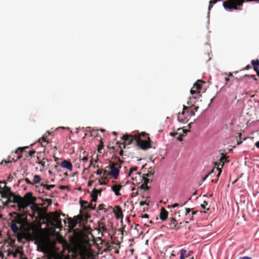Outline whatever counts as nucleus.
<instances>
[{
  "mask_svg": "<svg viewBox=\"0 0 259 259\" xmlns=\"http://www.w3.org/2000/svg\"><path fill=\"white\" fill-rule=\"evenodd\" d=\"M35 197L32 196L31 193L28 192L26 193L24 197L16 195L14 196V199L11 202L16 203L18 207V210L22 212H26L25 209L31 203L36 201Z\"/></svg>",
  "mask_w": 259,
  "mask_h": 259,
  "instance_id": "1",
  "label": "nucleus"
},
{
  "mask_svg": "<svg viewBox=\"0 0 259 259\" xmlns=\"http://www.w3.org/2000/svg\"><path fill=\"white\" fill-rule=\"evenodd\" d=\"M1 183L4 185V188L0 194L2 198H7V200L6 203L7 205L12 202V200L14 198V196H16V195L11 191L10 187L6 186V183L5 182H1Z\"/></svg>",
  "mask_w": 259,
  "mask_h": 259,
  "instance_id": "2",
  "label": "nucleus"
},
{
  "mask_svg": "<svg viewBox=\"0 0 259 259\" xmlns=\"http://www.w3.org/2000/svg\"><path fill=\"white\" fill-rule=\"evenodd\" d=\"M137 134H135L134 135L125 134L124 135L122 138V140H123L122 143H120L119 142H117V144L119 145V147L121 148L120 145H123V148H125L126 145L133 144L136 146V141H137Z\"/></svg>",
  "mask_w": 259,
  "mask_h": 259,
  "instance_id": "3",
  "label": "nucleus"
},
{
  "mask_svg": "<svg viewBox=\"0 0 259 259\" xmlns=\"http://www.w3.org/2000/svg\"><path fill=\"white\" fill-rule=\"evenodd\" d=\"M117 161L116 163L110 162L111 172L110 175L112 176L115 179H117L119 173V169L121 167L120 164L122 163V160L119 158H116Z\"/></svg>",
  "mask_w": 259,
  "mask_h": 259,
  "instance_id": "4",
  "label": "nucleus"
},
{
  "mask_svg": "<svg viewBox=\"0 0 259 259\" xmlns=\"http://www.w3.org/2000/svg\"><path fill=\"white\" fill-rule=\"evenodd\" d=\"M14 214L15 215V217L12 222L19 225L20 227H22L27 222L26 212H14Z\"/></svg>",
  "mask_w": 259,
  "mask_h": 259,
  "instance_id": "5",
  "label": "nucleus"
},
{
  "mask_svg": "<svg viewBox=\"0 0 259 259\" xmlns=\"http://www.w3.org/2000/svg\"><path fill=\"white\" fill-rule=\"evenodd\" d=\"M150 141V139L149 137H148L147 141L143 140L140 138V135L137 134L136 146L140 147L142 149L146 150L151 147Z\"/></svg>",
  "mask_w": 259,
  "mask_h": 259,
  "instance_id": "6",
  "label": "nucleus"
},
{
  "mask_svg": "<svg viewBox=\"0 0 259 259\" xmlns=\"http://www.w3.org/2000/svg\"><path fill=\"white\" fill-rule=\"evenodd\" d=\"M187 110L189 111V107L184 106L183 111L181 113H179L178 116V120L182 123H186L188 121V116L186 114Z\"/></svg>",
  "mask_w": 259,
  "mask_h": 259,
  "instance_id": "7",
  "label": "nucleus"
},
{
  "mask_svg": "<svg viewBox=\"0 0 259 259\" xmlns=\"http://www.w3.org/2000/svg\"><path fill=\"white\" fill-rule=\"evenodd\" d=\"M223 6L226 9L229 10H237L238 7L235 5V2L234 0H228L223 3Z\"/></svg>",
  "mask_w": 259,
  "mask_h": 259,
  "instance_id": "8",
  "label": "nucleus"
},
{
  "mask_svg": "<svg viewBox=\"0 0 259 259\" xmlns=\"http://www.w3.org/2000/svg\"><path fill=\"white\" fill-rule=\"evenodd\" d=\"M228 158V157L223 153H221V157L219 160V162L214 163L215 166H216V167H218L222 168L223 167L225 162L229 161L227 160Z\"/></svg>",
  "mask_w": 259,
  "mask_h": 259,
  "instance_id": "9",
  "label": "nucleus"
},
{
  "mask_svg": "<svg viewBox=\"0 0 259 259\" xmlns=\"http://www.w3.org/2000/svg\"><path fill=\"white\" fill-rule=\"evenodd\" d=\"M182 223L178 224L176 220L174 218H170V222L169 223V226L170 229L174 230H178L180 227Z\"/></svg>",
  "mask_w": 259,
  "mask_h": 259,
  "instance_id": "10",
  "label": "nucleus"
},
{
  "mask_svg": "<svg viewBox=\"0 0 259 259\" xmlns=\"http://www.w3.org/2000/svg\"><path fill=\"white\" fill-rule=\"evenodd\" d=\"M81 220V217L80 215H77L73 218V219L69 218L68 219V223L72 227H75L79 220Z\"/></svg>",
  "mask_w": 259,
  "mask_h": 259,
  "instance_id": "11",
  "label": "nucleus"
},
{
  "mask_svg": "<svg viewBox=\"0 0 259 259\" xmlns=\"http://www.w3.org/2000/svg\"><path fill=\"white\" fill-rule=\"evenodd\" d=\"M48 259H61L60 255L54 250H50L48 253Z\"/></svg>",
  "mask_w": 259,
  "mask_h": 259,
  "instance_id": "12",
  "label": "nucleus"
},
{
  "mask_svg": "<svg viewBox=\"0 0 259 259\" xmlns=\"http://www.w3.org/2000/svg\"><path fill=\"white\" fill-rule=\"evenodd\" d=\"M112 244H115V246H111V245H108L107 246V247L106 248L104 249V252H108V251H110L111 249H112V248H118L119 247H120V245H119V243H114V241L112 242ZM115 253H119V251L118 250V249H117L115 251Z\"/></svg>",
  "mask_w": 259,
  "mask_h": 259,
  "instance_id": "13",
  "label": "nucleus"
},
{
  "mask_svg": "<svg viewBox=\"0 0 259 259\" xmlns=\"http://www.w3.org/2000/svg\"><path fill=\"white\" fill-rule=\"evenodd\" d=\"M168 217V212L164 208H162L160 210L159 218L162 221H165Z\"/></svg>",
  "mask_w": 259,
  "mask_h": 259,
  "instance_id": "14",
  "label": "nucleus"
},
{
  "mask_svg": "<svg viewBox=\"0 0 259 259\" xmlns=\"http://www.w3.org/2000/svg\"><path fill=\"white\" fill-rule=\"evenodd\" d=\"M51 215L52 219L54 222H59L60 223H61V220L60 219V214L58 211H56L55 212H51Z\"/></svg>",
  "mask_w": 259,
  "mask_h": 259,
  "instance_id": "15",
  "label": "nucleus"
},
{
  "mask_svg": "<svg viewBox=\"0 0 259 259\" xmlns=\"http://www.w3.org/2000/svg\"><path fill=\"white\" fill-rule=\"evenodd\" d=\"M101 190H97L94 188L91 193L92 201L96 202L97 200V196L99 193H101Z\"/></svg>",
  "mask_w": 259,
  "mask_h": 259,
  "instance_id": "16",
  "label": "nucleus"
},
{
  "mask_svg": "<svg viewBox=\"0 0 259 259\" xmlns=\"http://www.w3.org/2000/svg\"><path fill=\"white\" fill-rule=\"evenodd\" d=\"M61 166L62 167L66 168V169H68L70 171H71L72 170V164L71 163V162L67 160L63 161L61 163Z\"/></svg>",
  "mask_w": 259,
  "mask_h": 259,
  "instance_id": "17",
  "label": "nucleus"
},
{
  "mask_svg": "<svg viewBox=\"0 0 259 259\" xmlns=\"http://www.w3.org/2000/svg\"><path fill=\"white\" fill-rule=\"evenodd\" d=\"M122 187L121 185H114L111 187V189L116 196H119L120 195L119 191Z\"/></svg>",
  "mask_w": 259,
  "mask_h": 259,
  "instance_id": "18",
  "label": "nucleus"
},
{
  "mask_svg": "<svg viewBox=\"0 0 259 259\" xmlns=\"http://www.w3.org/2000/svg\"><path fill=\"white\" fill-rule=\"evenodd\" d=\"M8 253L7 255L8 256L12 255L15 258H16L17 256L18 253H19L20 255L21 254V253L22 252V251L19 250L18 249H16L14 251L13 250H11L10 249H9L8 250H7Z\"/></svg>",
  "mask_w": 259,
  "mask_h": 259,
  "instance_id": "19",
  "label": "nucleus"
},
{
  "mask_svg": "<svg viewBox=\"0 0 259 259\" xmlns=\"http://www.w3.org/2000/svg\"><path fill=\"white\" fill-rule=\"evenodd\" d=\"M10 227L12 231L14 233H18L20 231V228L21 227H20V226H18L16 223H15L12 221Z\"/></svg>",
  "mask_w": 259,
  "mask_h": 259,
  "instance_id": "20",
  "label": "nucleus"
},
{
  "mask_svg": "<svg viewBox=\"0 0 259 259\" xmlns=\"http://www.w3.org/2000/svg\"><path fill=\"white\" fill-rule=\"evenodd\" d=\"M98 230H99V231L102 232V236H103V232H107V229L104 223H103V222L99 223Z\"/></svg>",
  "mask_w": 259,
  "mask_h": 259,
  "instance_id": "21",
  "label": "nucleus"
},
{
  "mask_svg": "<svg viewBox=\"0 0 259 259\" xmlns=\"http://www.w3.org/2000/svg\"><path fill=\"white\" fill-rule=\"evenodd\" d=\"M215 173L217 172H218V174L215 177V179H212L211 180V182L217 183L219 180V177L222 172V169H221V168H220L218 167H215Z\"/></svg>",
  "mask_w": 259,
  "mask_h": 259,
  "instance_id": "22",
  "label": "nucleus"
},
{
  "mask_svg": "<svg viewBox=\"0 0 259 259\" xmlns=\"http://www.w3.org/2000/svg\"><path fill=\"white\" fill-rule=\"evenodd\" d=\"M204 83L203 81L201 80H198L193 85V89H195L196 90H197L199 91L202 88V84Z\"/></svg>",
  "mask_w": 259,
  "mask_h": 259,
  "instance_id": "23",
  "label": "nucleus"
},
{
  "mask_svg": "<svg viewBox=\"0 0 259 259\" xmlns=\"http://www.w3.org/2000/svg\"><path fill=\"white\" fill-rule=\"evenodd\" d=\"M235 2V5L237 7L238 6H242L244 2H259V0H234Z\"/></svg>",
  "mask_w": 259,
  "mask_h": 259,
  "instance_id": "24",
  "label": "nucleus"
},
{
  "mask_svg": "<svg viewBox=\"0 0 259 259\" xmlns=\"http://www.w3.org/2000/svg\"><path fill=\"white\" fill-rule=\"evenodd\" d=\"M31 203L32 204L30 205V208L32 210L36 211H39L40 210L41 208L36 203H35L34 202H31Z\"/></svg>",
  "mask_w": 259,
  "mask_h": 259,
  "instance_id": "25",
  "label": "nucleus"
},
{
  "mask_svg": "<svg viewBox=\"0 0 259 259\" xmlns=\"http://www.w3.org/2000/svg\"><path fill=\"white\" fill-rule=\"evenodd\" d=\"M251 64L253 66L254 70H257L259 69V60H252L251 61Z\"/></svg>",
  "mask_w": 259,
  "mask_h": 259,
  "instance_id": "26",
  "label": "nucleus"
},
{
  "mask_svg": "<svg viewBox=\"0 0 259 259\" xmlns=\"http://www.w3.org/2000/svg\"><path fill=\"white\" fill-rule=\"evenodd\" d=\"M117 208H118V211L115 213L116 218L118 219H119L120 218H121L122 219L123 214H122L121 209L119 208V206H117Z\"/></svg>",
  "mask_w": 259,
  "mask_h": 259,
  "instance_id": "27",
  "label": "nucleus"
},
{
  "mask_svg": "<svg viewBox=\"0 0 259 259\" xmlns=\"http://www.w3.org/2000/svg\"><path fill=\"white\" fill-rule=\"evenodd\" d=\"M41 179L40 177L38 175H35L34 176L33 181L32 182V185H34V184H37L39 183Z\"/></svg>",
  "mask_w": 259,
  "mask_h": 259,
  "instance_id": "28",
  "label": "nucleus"
},
{
  "mask_svg": "<svg viewBox=\"0 0 259 259\" xmlns=\"http://www.w3.org/2000/svg\"><path fill=\"white\" fill-rule=\"evenodd\" d=\"M213 173H215V167H214L207 175L202 178V181H204L208 176L212 177Z\"/></svg>",
  "mask_w": 259,
  "mask_h": 259,
  "instance_id": "29",
  "label": "nucleus"
},
{
  "mask_svg": "<svg viewBox=\"0 0 259 259\" xmlns=\"http://www.w3.org/2000/svg\"><path fill=\"white\" fill-rule=\"evenodd\" d=\"M40 185L41 186L44 187L45 188H46V189H47L48 190H51V188H53L55 187L54 185H47V184H45L44 183H41L40 184Z\"/></svg>",
  "mask_w": 259,
  "mask_h": 259,
  "instance_id": "30",
  "label": "nucleus"
},
{
  "mask_svg": "<svg viewBox=\"0 0 259 259\" xmlns=\"http://www.w3.org/2000/svg\"><path fill=\"white\" fill-rule=\"evenodd\" d=\"M186 254V250L184 249H182L180 250V259H184Z\"/></svg>",
  "mask_w": 259,
  "mask_h": 259,
  "instance_id": "31",
  "label": "nucleus"
},
{
  "mask_svg": "<svg viewBox=\"0 0 259 259\" xmlns=\"http://www.w3.org/2000/svg\"><path fill=\"white\" fill-rule=\"evenodd\" d=\"M104 147V144H103V142L102 141V139L100 140V145L98 146V151L101 153H102V149Z\"/></svg>",
  "mask_w": 259,
  "mask_h": 259,
  "instance_id": "32",
  "label": "nucleus"
},
{
  "mask_svg": "<svg viewBox=\"0 0 259 259\" xmlns=\"http://www.w3.org/2000/svg\"><path fill=\"white\" fill-rule=\"evenodd\" d=\"M50 135V133L49 132H47V133H46L45 135H43L41 139L44 142H46L47 143H48V141L47 140V138L48 135Z\"/></svg>",
  "mask_w": 259,
  "mask_h": 259,
  "instance_id": "33",
  "label": "nucleus"
},
{
  "mask_svg": "<svg viewBox=\"0 0 259 259\" xmlns=\"http://www.w3.org/2000/svg\"><path fill=\"white\" fill-rule=\"evenodd\" d=\"M186 114L187 115V116H188L189 117L190 116H194L195 115V112L193 109L190 110V108H189V111L187 110Z\"/></svg>",
  "mask_w": 259,
  "mask_h": 259,
  "instance_id": "34",
  "label": "nucleus"
},
{
  "mask_svg": "<svg viewBox=\"0 0 259 259\" xmlns=\"http://www.w3.org/2000/svg\"><path fill=\"white\" fill-rule=\"evenodd\" d=\"M138 167H137V166H135V167H131L129 170V172H128V176H131L132 174L134 172V171H136L138 170Z\"/></svg>",
  "mask_w": 259,
  "mask_h": 259,
  "instance_id": "35",
  "label": "nucleus"
},
{
  "mask_svg": "<svg viewBox=\"0 0 259 259\" xmlns=\"http://www.w3.org/2000/svg\"><path fill=\"white\" fill-rule=\"evenodd\" d=\"M140 188L144 190H147L149 189V187L146 185V184H143L140 186Z\"/></svg>",
  "mask_w": 259,
  "mask_h": 259,
  "instance_id": "36",
  "label": "nucleus"
},
{
  "mask_svg": "<svg viewBox=\"0 0 259 259\" xmlns=\"http://www.w3.org/2000/svg\"><path fill=\"white\" fill-rule=\"evenodd\" d=\"M26 147H20L16 151V153L19 154H21L23 152V150L26 148Z\"/></svg>",
  "mask_w": 259,
  "mask_h": 259,
  "instance_id": "37",
  "label": "nucleus"
},
{
  "mask_svg": "<svg viewBox=\"0 0 259 259\" xmlns=\"http://www.w3.org/2000/svg\"><path fill=\"white\" fill-rule=\"evenodd\" d=\"M208 205V203L206 201H204L203 202V203L201 204V207L204 209H206V210H209V208L208 207L207 208L206 206L207 205Z\"/></svg>",
  "mask_w": 259,
  "mask_h": 259,
  "instance_id": "38",
  "label": "nucleus"
},
{
  "mask_svg": "<svg viewBox=\"0 0 259 259\" xmlns=\"http://www.w3.org/2000/svg\"><path fill=\"white\" fill-rule=\"evenodd\" d=\"M37 159L38 160V161H36V162L38 164H40L43 167H44L45 166V162L39 160L38 157H37Z\"/></svg>",
  "mask_w": 259,
  "mask_h": 259,
  "instance_id": "39",
  "label": "nucleus"
},
{
  "mask_svg": "<svg viewBox=\"0 0 259 259\" xmlns=\"http://www.w3.org/2000/svg\"><path fill=\"white\" fill-rule=\"evenodd\" d=\"M178 131L179 133L180 132V131H182L183 132V134L182 135H184V134H186L190 131L188 130H184V129H182L181 128H179L178 129Z\"/></svg>",
  "mask_w": 259,
  "mask_h": 259,
  "instance_id": "40",
  "label": "nucleus"
},
{
  "mask_svg": "<svg viewBox=\"0 0 259 259\" xmlns=\"http://www.w3.org/2000/svg\"><path fill=\"white\" fill-rule=\"evenodd\" d=\"M190 93L191 95H193L194 94H199V92L197 90H196L195 89H193V87L192 89L190 90Z\"/></svg>",
  "mask_w": 259,
  "mask_h": 259,
  "instance_id": "41",
  "label": "nucleus"
},
{
  "mask_svg": "<svg viewBox=\"0 0 259 259\" xmlns=\"http://www.w3.org/2000/svg\"><path fill=\"white\" fill-rule=\"evenodd\" d=\"M215 3H217L215 2V0L210 1L209 2V7H208V10H210V9L212 8V5L215 4Z\"/></svg>",
  "mask_w": 259,
  "mask_h": 259,
  "instance_id": "42",
  "label": "nucleus"
},
{
  "mask_svg": "<svg viewBox=\"0 0 259 259\" xmlns=\"http://www.w3.org/2000/svg\"><path fill=\"white\" fill-rule=\"evenodd\" d=\"M143 180H144V184H147L150 182V180L147 178V177H145V175L143 176Z\"/></svg>",
  "mask_w": 259,
  "mask_h": 259,
  "instance_id": "43",
  "label": "nucleus"
},
{
  "mask_svg": "<svg viewBox=\"0 0 259 259\" xmlns=\"http://www.w3.org/2000/svg\"><path fill=\"white\" fill-rule=\"evenodd\" d=\"M178 206H179V204L178 203H175L174 204L171 205H168L167 208H175V207H178Z\"/></svg>",
  "mask_w": 259,
  "mask_h": 259,
  "instance_id": "44",
  "label": "nucleus"
},
{
  "mask_svg": "<svg viewBox=\"0 0 259 259\" xmlns=\"http://www.w3.org/2000/svg\"><path fill=\"white\" fill-rule=\"evenodd\" d=\"M35 151L34 150H30L28 153V155L30 157L33 156V155L35 154Z\"/></svg>",
  "mask_w": 259,
  "mask_h": 259,
  "instance_id": "45",
  "label": "nucleus"
},
{
  "mask_svg": "<svg viewBox=\"0 0 259 259\" xmlns=\"http://www.w3.org/2000/svg\"><path fill=\"white\" fill-rule=\"evenodd\" d=\"M180 135L179 136V137L177 138V140L179 141H182L183 140V136H184V135H182L181 132L179 133Z\"/></svg>",
  "mask_w": 259,
  "mask_h": 259,
  "instance_id": "46",
  "label": "nucleus"
},
{
  "mask_svg": "<svg viewBox=\"0 0 259 259\" xmlns=\"http://www.w3.org/2000/svg\"><path fill=\"white\" fill-rule=\"evenodd\" d=\"M153 174H154V172L149 171L147 174L144 175L146 177H150L153 176Z\"/></svg>",
  "mask_w": 259,
  "mask_h": 259,
  "instance_id": "47",
  "label": "nucleus"
},
{
  "mask_svg": "<svg viewBox=\"0 0 259 259\" xmlns=\"http://www.w3.org/2000/svg\"><path fill=\"white\" fill-rule=\"evenodd\" d=\"M145 204L149 205V203L147 202V201H141L140 202V205L141 206H143Z\"/></svg>",
  "mask_w": 259,
  "mask_h": 259,
  "instance_id": "48",
  "label": "nucleus"
},
{
  "mask_svg": "<svg viewBox=\"0 0 259 259\" xmlns=\"http://www.w3.org/2000/svg\"><path fill=\"white\" fill-rule=\"evenodd\" d=\"M25 181L28 184L32 185V182L30 181V180L27 178L25 179Z\"/></svg>",
  "mask_w": 259,
  "mask_h": 259,
  "instance_id": "49",
  "label": "nucleus"
},
{
  "mask_svg": "<svg viewBox=\"0 0 259 259\" xmlns=\"http://www.w3.org/2000/svg\"><path fill=\"white\" fill-rule=\"evenodd\" d=\"M86 208H90V209H95V207H93L92 206V205L91 204H88L87 206L86 207L85 206H84V208L85 209Z\"/></svg>",
  "mask_w": 259,
  "mask_h": 259,
  "instance_id": "50",
  "label": "nucleus"
},
{
  "mask_svg": "<svg viewBox=\"0 0 259 259\" xmlns=\"http://www.w3.org/2000/svg\"><path fill=\"white\" fill-rule=\"evenodd\" d=\"M103 172V169H99L95 172V174H96L98 175H100Z\"/></svg>",
  "mask_w": 259,
  "mask_h": 259,
  "instance_id": "51",
  "label": "nucleus"
},
{
  "mask_svg": "<svg viewBox=\"0 0 259 259\" xmlns=\"http://www.w3.org/2000/svg\"><path fill=\"white\" fill-rule=\"evenodd\" d=\"M197 211H193L192 212V217L189 219V221H192L193 220V215L197 213Z\"/></svg>",
  "mask_w": 259,
  "mask_h": 259,
  "instance_id": "52",
  "label": "nucleus"
},
{
  "mask_svg": "<svg viewBox=\"0 0 259 259\" xmlns=\"http://www.w3.org/2000/svg\"><path fill=\"white\" fill-rule=\"evenodd\" d=\"M23 255H24V253L22 252V253H21V254L19 256V259H27L26 257H24Z\"/></svg>",
  "mask_w": 259,
  "mask_h": 259,
  "instance_id": "53",
  "label": "nucleus"
},
{
  "mask_svg": "<svg viewBox=\"0 0 259 259\" xmlns=\"http://www.w3.org/2000/svg\"><path fill=\"white\" fill-rule=\"evenodd\" d=\"M191 209L189 208H186V213H185V215H187L188 213H190V212L191 211Z\"/></svg>",
  "mask_w": 259,
  "mask_h": 259,
  "instance_id": "54",
  "label": "nucleus"
},
{
  "mask_svg": "<svg viewBox=\"0 0 259 259\" xmlns=\"http://www.w3.org/2000/svg\"><path fill=\"white\" fill-rule=\"evenodd\" d=\"M81 160L83 162H87L88 160V157H83Z\"/></svg>",
  "mask_w": 259,
  "mask_h": 259,
  "instance_id": "55",
  "label": "nucleus"
},
{
  "mask_svg": "<svg viewBox=\"0 0 259 259\" xmlns=\"http://www.w3.org/2000/svg\"><path fill=\"white\" fill-rule=\"evenodd\" d=\"M178 134H179V133H178V132H173V133L171 132V133H170V135L171 136L175 137L176 135H177Z\"/></svg>",
  "mask_w": 259,
  "mask_h": 259,
  "instance_id": "56",
  "label": "nucleus"
},
{
  "mask_svg": "<svg viewBox=\"0 0 259 259\" xmlns=\"http://www.w3.org/2000/svg\"><path fill=\"white\" fill-rule=\"evenodd\" d=\"M102 174H104V175L107 176L109 175L110 174L105 169H103V172Z\"/></svg>",
  "mask_w": 259,
  "mask_h": 259,
  "instance_id": "57",
  "label": "nucleus"
},
{
  "mask_svg": "<svg viewBox=\"0 0 259 259\" xmlns=\"http://www.w3.org/2000/svg\"><path fill=\"white\" fill-rule=\"evenodd\" d=\"M99 184L101 185H106V182H105V181L102 182L100 180H99Z\"/></svg>",
  "mask_w": 259,
  "mask_h": 259,
  "instance_id": "58",
  "label": "nucleus"
},
{
  "mask_svg": "<svg viewBox=\"0 0 259 259\" xmlns=\"http://www.w3.org/2000/svg\"><path fill=\"white\" fill-rule=\"evenodd\" d=\"M138 134H139V133ZM139 135H140V138L141 137H144L147 135L145 133H143V132L141 133V134H139Z\"/></svg>",
  "mask_w": 259,
  "mask_h": 259,
  "instance_id": "59",
  "label": "nucleus"
},
{
  "mask_svg": "<svg viewBox=\"0 0 259 259\" xmlns=\"http://www.w3.org/2000/svg\"><path fill=\"white\" fill-rule=\"evenodd\" d=\"M239 259H251V257L248 256L240 257Z\"/></svg>",
  "mask_w": 259,
  "mask_h": 259,
  "instance_id": "60",
  "label": "nucleus"
},
{
  "mask_svg": "<svg viewBox=\"0 0 259 259\" xmlns=\"http://www.w3.org/2000/svg\"><path fill=\"white\" fill-rule=\"evenodd\" d=\"M93 183V181H89L88 182V186L89 187H90V186H92V185Z\"/></svg>",
  "mask_w": 259,
  "mask_h": 259,
  "instance_id": "61",
  "label": "nucleus"
},
{
  "mask_svg": "<svg viewBox=\"0 0 259 259\" xmlns=\"http://www.w3.org/2000/svg\"><path fill=\"white\" fill-rule=\"evenodd\" d=\"M142 218H147V219L149 218V215L147 214H144V215H143L142 216Z\"/></svg>",
  "mask_w": 259,
  "mask_h": 259,
  "instance_id": "62",
  "label": "nucleus"
},
{
  "mask_svg": "<svg viewBox=\"0 0 259 259\" xmlns=\"http://www.w3.org/2000/svg\"><path fill=\"white\" fill-rule=\"evenodd\" d=\"M83 204H88V202H87V201H82L81 202V206H82V207L83 206Z\"/></svg>",
  "mask_w": 259,
  "mask_h": 259,
  "instance_id": "63",
  "label": "nucleus"
},
{
  "mask_svg": "<svg viewBox=\"0 0 259 259\" xmlns=\"http://www.w3.org/2000/svg\"><path fill=\"white\" fill-rule=\"evenodd\" d=\"M255 145L257 148H259V141L256 142Z\"/></svg>",
  "mask_w": 259,
  "mask_h": 259,
  "instance_id": "64",
  "label": "nucleus"
}]
</instances>
